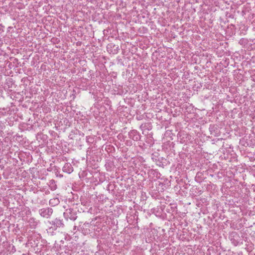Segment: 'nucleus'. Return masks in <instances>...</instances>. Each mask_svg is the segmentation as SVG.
<instances>
[{
    "mask_svg": "<svg viewBox=\"0 0 255 255\" xmlns=\"http://www.w3.org/2000/svg\"><path fill=\"white\" fill-rule=\"evenodd\" d=\"M89 138H90V137H89V136H86V140H87V142H89Z\"/></svg>",
    "mask_w": 255,
    "mask_h": 255,
    "instance_id": "nucleus-14",
    "label": "nucleus"
},
{
    "mask_svg": "<svg viewBox=\"0 0 255 255\" xmlns=\"http://www.w3.org/2000/svg\"><path fill=\"white\" fill-rule=\"evenodd\" d=\"M49 223L51 225V227L49 228V230L51 229L56 230L58 228H63L65 226L63 219L60 218H55Z\"/></svg>",
    "mask_w": 255,
    "mask_h": 255,
    "instance_id": "nucleus-1",
    "label": "nucleus"
},
{
    "mask_svg": "<svg viewBox=\"0 0 255 255\" xmlns=\"http://www.w3.org/2000/svg\"><path fill=\"white\" fill-rule=\"evenodd\" d=\"M229 238L235 246H237L239 244H243L242 239L236 232H232L230 234Z\"/></svg>",
    "mask_w": 255,
    "mask_h": 255,
    "instance_id": "nucleus-2",
    "label": "nucleus"
},
{
    "mask_svg": "<svg viewBox=\"0 0 255 255\" xmlns=\"http://www.w3.org/2000/svg\"><path fill=\"white\" fill-rule=\"evenodd\" d=\"M145 125H141L140 126V128L141 129H142V130L143 128H145Z\"/></svg>",
    "mask_w": 255,
    "mask_h": 255,
    "instance_id": "nucleus-13",
    "label": "nucleus"
},
{
    "mask_svg": "<svg viewBox=\"0 0 255 255\" xmlns=\"http://www.w3.org/2000/svg\"><path fill=\"white\" fill-rule=\"evenodd\" d=\"M53 212V209L50 207H46L40 209L38 211L39 215L45 218H49Z\"/></svg>",
    "mask_w": 255,
    "mask_h": 255,
    "instance_id": "nucleus-4",
    "label": "nucleus"
},
{
    "mask_svg": "<svg viewBox=\"0 0 255 255\" xmlns=\"http://www.w3.org/2000/svg\"><path fill=\"white\" fill-rule=\"evenodd\" d=\"M156 164H157V165H159V166L160 165V163H158L157 162H156Z\"/></svg>",
    "mask_w": 255,
    "mask_h": 255,
    "instance_id": "nucleus-16",
    "label": "nucleus"
},
{
    "mask_svg": "<svg viewBox=\"0 0 255 255\" xmlns=\"http://www.w3.org/2000/svg\"><path fill=\"white\" fill-rule=\"evenodd\" d=\"M49 204L52 206H54L55 205H58L59 203V200L57 198H54L53 199H51L49 200Z\"/></svg>",
    "mask_w": 255,
    "mask_h": 255,
    "instance_id": "nucleus-9",
    "label": "nucleus"
},
{
    "mask_svg": "<svg viewBox=\"0 0 255 255\" xmlns=\"http://www.w3.org/2000/svg\"><path fill=\"white\" fill-rule=\"evenodd\" d=\"M63 171L68 174L71 173L73 171V168L70 163H66L62 168Z\"/></svg>",
    "mask_w": 255,
    "mask_h": 255,
    "instance_id": "nucleus-7",
    "label": "nucleus"
},
{
    "mask_svg": "<svg viewBox=\"0 0 255 255\" xmlns=\"http://www.w3.org/2000/svg\"><path fill=\"white\" fill-rule=\"evenodd\" d=\"M214 128H215L214 126H210V127L209 128L210 131L211 132H212L214 130Z\"/></svg>",
    "mask_w": 255,
    "mask_h": 255,
    "instance_id": "nucleus-12",
    "label": "nucleus"
},
{
    "mask_svg": "<svg viewBox=\"0 0 255 255\" xmlns=\"http://www.w3.org/2000/svg\"><path fill=\"white\" fill-rule=\"evenodd\" d=\"M151 159L154 161H156V156L154 154H152L151 155Z\"/></svg>",
    "mask_w": 255,
    "mask_h": 255,
    "instance_id": "nucleus-11",
    "label": "nucleus"
},
{
    "mask_svg": "<svg viewBox=\"0 0 255 255\" xmlns=\"http://www.w3.org/2000/svg\"><path fill=\"white\" fill-rule=\"evenodd\" d=\"M48 185L50 189L51 190L54 191L57 189V185L56 184V181L53 179L49 180Z\"/></svg>",
    "mask_w": 255,
    "mask_h": 255,
    "instance_id": "nucleus-8",
    "label": "nucleus"
},
{
    "mask_svg": "<svg viewBox=\"0 0 255 255\" xmlns=\"http://www.w3.org/2000/svg\"><path fill=\"white\" fill-rule=\"evenodd\" d=\"M32 239H31V240L29 241H30V244H32V242H31V241H32Z\"/></svg>",
    "mask_w": 255,
    "mask_h": 255,
    "instance_id": "nucleus-15",
    "label": "nucleus"
},
{
    "mask_svg": "<svg viewBox=\"0 0 255 255\" xmlns=\"http://www.w3.org/2000/svg\"><path fill=\"white\" fill-rule=\"evenodd\" d=\"M107 50L110 54H116L120 50L119 46L113 43L109 44L107 46Z\"/></svg>",
    "mask_w": 255,
    "mask_h": 255,
    "instance_id": "nucleus-6",
    "label": "nucleus"
},
{
    "mask_svg": "<svg viewBox=\"0 0 255 255\" xmlns=\"http://www.w3.org/2000/svg\"><path fill=\"white\" fill-rule=\"evenodd\" d=\"M63 215L67 220L70 219L72 221H75L77 218V211L72 208L66 209L65 212L63 213Z\"/></svg>",
    "mask_w": 255,
    "mask_h": 255,
    "instance_id": "nucleus-3",
    "label": "nucleus"
},
{
    "mask_svg": "<svg viewBox=\"0 0 255 255\" xmlns=\"http://www.w3.org/2000/svg\"><path fill=\"white\" fill-rule=\"evenodd\" d=\"M203 175V173L200 172H198L197 173L195 179V181L198 182H200L202 181L203 178L202 177V176Z\"/></svg>",
    "mask_w": 255,
    "mask_h": 255,
    "instance_id": "nucleus-10",
    "label": "nucleus"
},
{
    "mask_svg": "<svg viewBox=\"0 0 255 255\" xmlns=\"http://www.w3.org/2000/svg\"><path fill=\"white\" fill-rule=\"evenodd\" d=\"M128 135V137L134 141H138L141 138L139 132L135 129L131 130Z\"/></svg>",
    "mask_w": 255,
    "mask_h": 255,
    "instance_id": "nucleus-5",
    "label": "nucleus"
}]
</instances>
